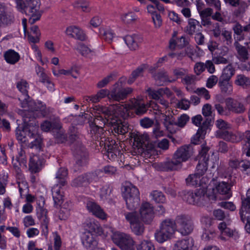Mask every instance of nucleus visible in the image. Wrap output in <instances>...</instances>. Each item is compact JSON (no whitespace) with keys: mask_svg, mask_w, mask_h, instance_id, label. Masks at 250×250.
<instances>
[{"mask_svg":"<svg viewBox=\"0 0 250 250\" xmlns=\"http://www.w3.org/2000/svg\"><path fill=\"white\" fill-rule=\"evenodd\" d=\"M29 170L32 173L38 172L41 170V162L37 156L30 158L29 161Z\"/></svg>","mask_w":250,"mask_h":250,"instance_id":"c9c22d12","label":"nucleus"},{"mask_svg":"<svg viewBox=\"0 0 250 250\" xmlns=\"http://www.w3.org/2000/svg\"><path fill=\"white\" fill-rule=\"evenodd\" d=\"M193 245V239L186 237L177 240L173 245V250H192Z\"/></svg>","mask_w":250,"mask_h":250,"instance_id":"a211bd4d","label":"nucleus"},{"mask_svg":"<svg viewBox=\"0 0 250 250\" xmlns=\"http://www.w3.org/2000/svg\"><path fill=\"white\" fill-rule=\"evenodd\" d=\"M122 19L125 23L129 24L135 22L137 20V17L133 12H129L123 15Z\"/></svg>","mask_w":250,"mask_h":250,"instance_id":"09e8293b","label":"nucleus"},{"mask_svg":"<svg viewBox=\"0 0 250 250\" xmlns=\"http://www.w3.org/2000/svg\"><path fill=\"white\" fill-rule=\"evenodd\" d=\"M70 209L71 207L69 205L63 204L58 212L59 218L61 220H66L70 215Z\"/></svg>","mask_w":250,"mask_h":250,"instance_id":"e433bc0d","label":"nucleus"},{"mask_svg":"<svg viewBox=\"0 0 250 250\" xmlns=\"http://www.w3.org/2000/svg\"><path fill=\"white\" fill-rule=\"evenodd\" d=\"M42 102L28 101L26 106L28 110L23 116V123L16 129V136L18 142L30 148L41 149L42 139L39 133V125L32 112L39 111Z\"/></svg>","mask_w":250,"mask_h":250,"instance_id":"f03ea898","label":"nucleus"},{"mask_svg":"<svg viewBox=\"0 0 250 250\" xmlns=\"http://www.w3.org/2000/svg\"><path fill=\"white\" fill-rule=\"evenodd\" d=\"M112 239L114 243L122 250H135V241L129 234L116 232Z\"/></svg>","mask_w":250,"mask_h":250,"instance_id":"423d86ee","label":"nucleus"},{"mask_svg":"<svg viewBox=\"0 0 250 250\" xmlns=\"http://www.w3.org/2000/svg\"><path fill=\"white\" fill-rule=\"evenodd\" d=\"M14 21V16L6 11V7L3 3H0V25L11 24Z\"/></svg>","mask_w":250,"mask_h":250,"instance_id":"6ab92c4d","label":"nucleus"},{"mask_svg":"<svg viewBox=\"0 0 250 250\" xmlns=\"http://www.w3.org/2000/svg\"><path fill=\"white\" fill-rule=\"evenodd\" d=\"M234 45L238 54V59L242 62H246L249 59L247 48L237 42L234 43Z\"/></svg>","mask_w":250,"mask_h":250,"instance_id":"a878e982","label":"nucleus"},{"mask_svg":"<svg viewBox=\"0 0 250 250\" xmlns=\"http://www.w3.org/2000/svg\"><path fill=\"white\" fill-rule=\"evenodd\" d=\"M152 199L156 203H163L166 200L165 195L161 191H153L150 194Z\"/></svg>","mask_w":250,"mask_h":250,"instance_id":"49530a36","label":"nucleus"},{"mask_svg":"<svg viewBox=\"0 0 250 250\" xmlns=\"http://www.w3.org/2000/svg\"><path fill=\"white\" fill-rule=\"evenodd\" d=\"M194 153V149L192 144L184 145L180 147L175 152L173 156L182 164L187 161Z\"/></svg>","mask_w":250,"mask_h":250,"instance_id":"ddd939ff","label":"nucleus"},{"mask_svg":"<svg viewBox=\"0 0 250 250\" xmlns=\"http://www.w3.org/2000/svg\"><path fill=\"white\" fill-rule=\"evenodd\" d=\"M72 151L76 159L77 165L83 166L87 164L89 158L88 152L81 142L75 143L72 146Z\"/></svg>","mask_w":250,"mask_h":250,"instance_id":"1a4fd4ad","label":"nucleus"},{"mask_svg":"<svg viewBox=\"0 0 250 250\" xmlns=\"http://www.w3.org/2000/svg\"><path fill=\"white\" fill-rule=\"evenodd\" d=\"M51 124V130L59 131L62 128L60 119L58 117L51 118L49 121Z\"/></svg>","mask_w":250,"mask_h":250,"instance_id":"052dcab7","label":"nucleus"},{"mask_svg":"<svg viewBox=\"0 0 250 250\" xmlns=\"http://www.w3.org/2000/svg\"><path fill=\"white\" fill-rule=\"evenodd\" d=\"M236 138L238 139V140L234 143H238L240 141H244L246 143V146L247 144H250V130H247L244 132L240 133L239 136L236 135Z\"/></svg>","mask_w":250,"mask_h":250,"instance_id":"5fc2aeb1","label":"nucleus"},{"mask_svg":"<svg viewBox=\"0 0 250 250\" xmlns=\"http://www.w3.org/2000/svg\"><path fill=\"white\" fill-rule=\"evenodd\" d=\"M205 134L206 132L202 130V129H200L199 128L196 134L191 138V143L190 144L193 145V147L194 145L199 143L200 139H203V137Z\"/></svg>","mask_w":250,"mask_h":250,"instance_id":"864d4df0","label":"nucleus"},{"mask_svg":"<svg viewBox=\"0 0 250 250\" xmlns=\"http://www.w3.org/2000/svg\"><path fill=\"white\" fill-rule=\"evenodd\" d=\"M132 231L136 235H142L145 231L144 224L140 221L130 226Z\"/></svg>","mask_w":250,"mask_h":250,"instance_id":"37998d69","label":"nucleus"},{"mask_svg":"<svg viewBox=\"0 0 250 250\" xmlns=\"http://www.w3.org/2000/svg\"><path fill=\"white\" fill-rule=\"evenodd\" d=\"M182 164L178 160H177L174 156L170 161L166 162L164 164V168L165 170H176L182 167Z\"/></svg>","mask_w":250,"mask_h":250,"instance_id":"cd10ccee","label":"nucleus"},{"mask_svg":"<svg viewBox=\"0 0 250 250\" xmlns=\"http://www.w3.org/2000/svg\"><path fill=\"white\" fill-rule=\"evenodd\" d=\"M75 7L81 9L83 11L88 12L90 11L89 2L85 0H79L75 3Z\"/></svg>","mask_w":250,"mask_h":250,"instance_id":"de8ad7c7","label":"nucleus"},{"mask_svg":"<svg viewBox=\"0 0 250 250\" xmlns=\"http://www.w3.org/2000/svg\"><path fill=\"white\" fill-rule=\"evenodd\" d=\"M215 125L218 128L215 133L217 138L231 143H234L238 140L236 134L227 130L228 129L230 128V125L227 122L222 119H219L216 121Z\"/></svg>","mask_w":250,"mask_h":250,"instance_id":"0eeeda50","label":"nucleus"},{"mask_svg":"<svg viewBox=\"0 0 250 250\" xmlns=\"http://www.w3.org/2000/svg\"><path fill=\"white\" fill-rule=\"evenodd\" d=\"M16 161L19 163L21 167L23 168L26 167L27 160L25 155V152L23 150H21L18 155L16 157Z\"/></svg>","mask_w":250,"mask_h":250,"instance_id":"3c124183","label":"nucleus"},{"mask_svg":"<svg viewBox=\"0 0 250 250\" xmlns=\"http://www.w3.org/2000/svg\"><path fill=\"white\" fill-rule=\"evenodd\" d=\"M67 169L65 167L59 168L56 174V184L53 187L52 192L54 204L56 206H60L62 203L63 196L61 194L60 188L67 184Z\"/></svg>","mask_w":250,"mask_h":250,"instance_id":"7ed1b4c3","label":"nucleus"},{"mask_svg":"<svg viewBox=\"0 0 250 250\" xmlns=\"http://www.w3.org/2000/svg\"><path fill=\"white\" fill-rule=\"evenodd\" d=\"M134 110L138 115H142L147 111L146 106L142 99H131L128 107L120 104L103 107L104 115L109 125L115 133L123 134L127 132L128 125L125 121L129 116V109Z\"/></svg>","mask_w":250,"mask_h":250,"instance_id":"f257e3e1","label":"nucleus"},{"mask_svg":"<svg viewBox=\"0 0 250 250\" xmlns=\"http://www.w3.org/2000/svg\"><path fill=\"white\" fill-rule=\"evenodd\" d=\"M123 194L127 208L134 210L140 205V196L138 189L131 183L126 184L123 187Z\"/></svg>","mask_w":250,"mask_h":250,"instance_id":"20e7f679","label":"nucleus"},{"mask_svg":"<svg viewBox=\"0 0 250 250\" xmlns=\"http://www.w3.org/2000/svg\"><path fill=\"white\" fill-rule=\"evenodd\" d=\"M218 84L223 94L229 95L232 91L231 83L229 80L219 78Z\"/></svg>","mask_w":250,"mask_h":250,"instance_id":"393cba45","label":"nucleus"},{"mask_svg":"<svg viewBox=\"0 0 250 250\" xmlns=\"http://www.w3.org/2000/svg\"><path fill=\"white\" fill-rule=\"evenodd\" d=\"M68 132L69 134V139L71 143L79 141V139L81 134L77 127L74 126H70Z\"/></svg>","mask_w":250,"mask_h":250,"instance_id":"ea45409f","label":"nucleus"},{"mask_svg":"<svg viewBox=\"0 0 250 250\" xmlns=\"http://www.w3.org/2000/svg\"><path fill=\"white\" fill-rule=\"evenodd\" d=\"M17 87L21 93V95L18 98L21 107H24L28 104V100L29 96L28 95L27 88L28 84L27 82L24 80H21L17 82Z\"/></svg>","mask_w":250,"mask_h":250,"instance_id":"2eb2a0df","label":"nucleus"},{"mask_svg":"<svg viewBox=\"0 0 250 250\" xmlns=\"http://www.w3.org/2000/svg\"><path fill=\"white\" fill-rule=\"evenodd\" d=\"M78 49L82 55L85 57H90L94 53L93 50L90 49L87 46L82 43L79 44Z\"/></svg>","mask_w":250,"mask_h":250,"instance_id":"8fccbe9b","label":"nucleus"},{"mask_svg":"<svg viewBox=\"0 0 250 250\" xmlns=\"http://www.w3.org/2000/svg\"><path fill=\"white\" fill-rule=\"evenodd\" d=\"M209 149V147L207 146H203L202 147V149L199 154V160L208 162L209 160V154H208V151Z\"/></svg>","mask_w":250,"mask_h":250,"instance_id":"13d9d810","label":"nucleus"},{"mask_svg":"<svg viewBox=\"0 0 250 250\" xmlns=\"http://www.w3.org/2000/svg\"><path fill=\"white\" fill-rule=\"evenodd\" d=\"M169 91L168 88H160L157 90H152L150 88H149L147 91L148 93V95L150 96L152 99L158 100L159 98L163 96L164 94L167 93V91Z\"/></svg>","mask_w":250,"mask_h":250,"instance_id":"4c0bfd02","label":"nucleus"},{"mask_svg":"<svg viewBox=\"0 0 250 250\" xmlns=\"http://www.w3.org/2000/svg\"><path fill=\"white\" fill-rule=\"evenodd\" d=\"M132 91L133 89L130 87L114 88L110 93L109 99L120 102L125 99Z\"/></svg>","mask_w":250,"mask_h":250,"instance_id":"dca6fc26","label":"nucleus"},{"mask_svg":"<svg viewBox=\"0 0 250 250\" xmlns=\"http://www.w3.org/2000/svg\"><path fill=\"white\" fill-rule=\"evenodd\" d=\"M201 176L196 173L190 174L186 179L187 185L192 186H200L201 185Z\"/></svg>","mask_w":250,"mask_h":250,"instance_id":"473e14b6","label":"nucleus"},{"mask_svg":"<svg viewBox=\"0 0 250 250\" xmlns=\"http://www.w3.org/2000/svg\"><path fill=\"white\" fill-rule=\"evenodd\" d=\"M214 190L215 189L214 188L211 190L207 191L206 190L205 199L206 200V202H210V203H212L216 200L217 196L215 194Z\"/></svg>","mask_w":250,"mask_h":250,"instance_id":"0e129e2a","label":"nucleus"},{"mask_svg":"<svg viewBox=\"0 0 250 250\" xmlns=\"http://www.w3.org/2000/svg\"><path fill=\"white\" fill-rule=\"evenodd\" d=\"M98 179V174L96 172L86 173L81 175L75 178L71 183V185L74 187L87 186L94 181Z\"/></svg>","mask_w":250,"mask_h":250,"instance_id":"9b49d317","label":"nucleus"},{"mask_svg":"<svg viewBox=\"0 0 250 250\" xmlns=\"http://www.w3.org/2000/svg\"><path fill=\"white\" fill-rule=\"evenodd\" d=\"M176 229L175 220L166 219L161 223L159 230L155 233V239L160 243H164L171 237Z\"/></svg>","mask_w":250,"mask_h":250,"instance_id":"39448f33","label":"nucleus"},{"mask_svg":"<svg viewBox=\"0 0 250 250\" xmlns=\"http://www.w3.org/2000/svg\"><path fill=\"white\" fill-rule=\"evenodd\" d=\"M144 70V67L142 65L138 67L137 69L134 70L129 77L127 81V83L130 84L132 83L137 77L142 75Z\"/></svg>","mask_w":250,"mask_h":250,"instance_id":"c03bdc74","label":"nucleus"},{"mask_svg":"<svg viewBox=\"0 0 250 250\" xmlns=\"http://www.w3.org/2000/svg\"><path fill=\"white\" fill-rule=\"evenodd\" d=\"M86 207L88 210L96 216L102 219L106 218V214L96 203L92 201H88L87 203Z\"/></svg>","mask_w":250,"mask_h":250,"instance_id":"412c9836","label":"nucleus"},{"mask_svg":"<svg viewBox=\"0 0 250 250\" xmlns=\"http://www.w3.org/2000/svg\"><path fill=\"white\" fill-rule=\"evenodd\" d=\"M146 135H136L134 137L133 146L138 148V152L149 157L154 149V145L150 143Z\"/></svg>","mask_w":250,"mask_h":250,"instance_id":"6e6552de","label":"nucleus"},{"mask_svg":"<svg viewBox=\"0 0 250 250\" xmlns=\"http://www.w3.org/2000/svg\"><path fill=\"white\" fill-rule=\"evenodd\" d=\"M215 190L220 194L224 195L226 199H229L232 196L230 188L225 182L218 183L216 185Z\"/></svg>","mask_w":250,"mask_h":250,"instance_id":"b1692460","label":"nucleus"},{"mask_svg":"<svg viewBox=\"0 0 250 250\" xmlns=\"http://www.w3.org/2000/svg\"><path fill=\"white\" fill-rule=\"evenodd\" d=\"M153 77L156 80H160L169 83H172L176 81V79L170 78L167 71L164 69L161 70L158 73L155 74Z\"/></svg>","mask_w":250,"mask_h":250,"instance_id":"f704fd0d","label":"nucleus"},{"mask_svg":"<svg viewBox=\"0 0 250 250\" xmlns=\"http://www.w3.org/2000/svg\"><path fill=\"white\" fill-rule=\"evenodd\" d=\"M65 32L68 36L77 40L84 41L85 39L84 33L77 26H71L67 27Z\"/></svg>","mask_w":250,"mask_h":250,"instance_id":"4be33fe9","label":"nucleus"},{"mask_svg":"<svg viewBox=\"0 0 250 250\" xmlns=\"http://www.w3.org/2000/svg\"><path fill=\"white\" fill-rule=\"evenodd\" d=\"M222 40L223 42L228 45H230L232 42V38L231 37V32L228 30H223L221 33Z\"/></svg>","mask_w":250,"mask_h":250,"instance_id":"6e6d98bb","label":"nucleus"},{"mask_svg":"<svg viewBox=\"0 0 250 250\" xmlns=\"http://www.w3.org/2000/svg\"><path fill=\"white\" fill-rule=\"evenodd\" d=\"M208 162L199 160L196 166V173L200 176H202L208 169Z\"/></svg>","mask_w":250,"mask_h":250,"instance_id":"a18cd8bd","label":"nucleus"},{"mask_svg":"<svg viewBox=\"0 0 250 250\" xmlns=\"http://www.w3.org/2000/svg\"><path fill=\"white\" fill-rule=\"evenodd\" d=\"M137 250H155V248L150 241H144L137 246Z\"/></svg>","mask_w":250,"mask_h":250,"instance_id":"603ef678","label":"nucleus"},{"mask_svg":"<svg viewBox=\"0 0 250 250\" xmlns=\"http://www.w3.org/2000/svg\"><path fill=\"white\" fill-rule=\"evenodd\" d=\"M140 218L142 221L146 224H150L154 217L153 208L148 202L142 203L139 210Z\"/></svg>","mask_w":250,"mask_h":250,"instance_id":"f8f14e48","label":"nucleus"},{"mask_svg":"<svg viewBox=\"0 0 250 250\" xmlns=\"http://www.w3.org/2000/svg\"><path fill=\"white\" fill-rule=\"evenodd\" d=\"M37 5L34 4L27 5L23 12V13L30 16L29 22L31 24L39 21L41 17V14L39 9L37 8Z\"/></svg>","mask_w":250,"mask_h":250,"instance_id":"f3484780","label":"nucleus"},{"mask_svg":"<svg viewBox=\"0 0 250 250\" xmlns=\"http://www.w3.org/2000/svg\"><path fill=\"white\" fill-rule=\"evenodd\" d=\"M242 205L241 209L245 211L246 213H250V198L246 197L241 198Z\"/></svg>","mask_w":250,"mask_h":250,"instance_id":"69168bd1","label":"nucleus"},{"mask_svg":"<svg viewBox=\"0 0 250 250\" xmlns=\"http://www.w3.org/2000/svg\"><path fill=\"white\" fill-rule=\"evenodd\" d=\"M85 231L90 232L94 235H101L103 233V229L98 222L90 221L86 224Z\"/></svg>","mask_w":250,"mask_h":250,"instance_id":"bb28decb","label":"nucleus"},{"mask_svg":"<svg viewBox=\"0 0 250 250\" xmlns=\"http://www.w3.org/2000/svg\"><path fill=\"white\" fill-rule=\"evenodd\" d=\"M189 120V117L186 114H183L178 118L177 121H176V125L184 127Z\"/></svg>","mask_w":250,"mask_h":250,"instance_id":"4d7b16f0","label":"nucleus"},{"mask_svg":"<svg viewBox=\"0 0 250 250\" xmlns=\"http://www.w3.org/2000/svg\"><path fill=\"white\" fill-rule=\"evenodd\" d=\"M235 69L230 63L226 66L223 70L221 75L219 78L230 81L231 77L235 74Z\"/></svg>","mask_w":250,"mask_h":250,"instance_id":"2f4dec72","label":"nucleus"},{"mask_svg":"<svg viewBox=\"0 0 250 250\" xmlns=\"http://www.w3.org/2000/svg\"><path fill=\"white\" fill-rule=\"evenodd\" d=\"M123 39L128 47L133 50L138 48L139 44L143 41L141 37L136 35H126Z\"/></svg>","mask_w":250,"mask_h":250,"instance_id":"aec40b11","label":"nucleus"},{"mask_svg":"<svg viewBox=\"0 0 250 250\" xmlns=\"http://www.w3.org/2000/svg\"><path fill=\"white\" fill-rule=\"evenodd\" d=\"M180 231L183 235L190 233L193 230L194 225L191 218L186 215H180L175 219Z\"/></svg>","mask_w":250,"mask_h":250,"instance_id":"9d476101","label":"nucleus"},{"mask_svg":"<svg viewBox=\"0 0 250 250\" xmlns=\"http://www.w3.org/2000/svg\"><path fill=\"white\" fill-rule=\"evenodd\" d=\"M82 241L83 245L89 249L95 246L97 242L95 238V235L88 231H84L82 236Z\"/></svg>","mask_w":250,"mask_h":250,"instance_id":"5701e85b","label":"nucleus"},{"mask_svg":"<svg viewBox=\"0 0 250 250\" xmlns=\"http://www.w3.org/2000/svg\"><path fill=\"white\" fill-rule=\"evenodd\" d=\"M56 141L58 144H62L66 142L67 137L66 134L61 130L57 131L55 134Z\"/></svg>","mask_w":250,"mask_h":250,"instance_id":"bf43d9fd","label":"nucleus"},{"mask_svg":"<svg viewBox=\"0 0 250 250\" xmlns=\"http://www.w3.org/2000/svg\"><path fill=\"white\" fill-rule=\"evenodd\" d=\"M105 125H109V123H107V120L101 115H97L95 116L93 122L91 123L90 126L92 130L95 131V129H98L97 128L98 126L102 127V126H104Z\"/></svg>","mask_w":250,"mask_h":250,"instance_id":"7c9ffc66","label":"nucleus"},{"mask_svg":"<svg viewBox=\"0 0 250 250\" xmlns=\"http://www.w3.org/2000/svg\"><path fill=\"white\" fill-rule=\"evenodd\" d=\"M194 196L196 201V205L200 206L206 203L205 199L206 189L200 188L194 191Z\"/></svg>","mask_w":250,"mask_h":250,"instance_id":"c756f323","label":"nucleus"},{"mask_svg":"<svg viewBox=\"0 0 250 250\" xmlns=\"http://www.w3.org/2000/svg\"><path fill=\"white\" fill-rule=\"evenodd\" d=\"M182 198L189 204L196 205L194 192L191 191H183L182 192Z\"/></svg>","mask_w":250,"mask_h":250,"instance_id":"79ce46f5","label":"nucleus"},{"mask_svg":"<svg viewBox=\"0 0 250 250\" xmlns=\"http://www.w3.org/2000/svg\"><path fill=\"white\" fill-rule=\"evenodd\" d=\"M124 215L125 219L130 223V226L133 224H135L140 221L138 214L136 211L131 212H125L124 213Z\"/></svg>","mask_w":250,"mask_h":250,"instance_id":"a19ab883","label":"nucleus"},{"mask_svg":"<svg viewBox=\"0 0 250 250\" xmlns=\"http://www.w3.org/2000/svg\"><path fill=\"white\" fill-rule=\"evenodd\" d=\"M4 57L7 62L12 64L18 62L20 58L19 53L12 49L6 51Z\"/></svg>","mask_w":250,"mask_h":250,"instance_id":"c85d7f7f","label":"nucleus"},{"mask_svg":"<svg viewBox=\"0 0 250 250\" xmlns=\"http://www.w3.org/2000/svg\"><path fill=\"white\" fill-rule=\"evenodd\" d=\"M164 125L168 129L170 125H176V121L175 118L172 115L164 116Z\"/></svg>","mask_w":250,"mask_h":250,"instance_id":"680f3d73","label":"nucleus"},{"mask_svg":"<svg viewBox=\"0 0 250 250\" xmlns=\"http://www.w3.org/2000/svg\"><path fill=\"white\" fill-rule=\"evenodd\" d=\"M236 4L235 5H231L234 7H238V11L237 12L238 14H240L245 12L246 9L248 8V4L244 1L240 0H237V1L236 2Z\"/></svg>","mask_w":250,"mask_h":250,"instance_id":"e2e57ef3","label":"nucleus"},{"mask_svg":"<svg viewBox=\"0 0 250 250\" xmlns=\"http://www.w3.org/2000/svg\"><path fill=\"white\" fill-rule=\"evenodd\" d=\"M225 103L228 111L242 114L246 111V108L242 103L231 98L226 99Z\"/></svg>","mask_w":250,"mask_h":250,"instance_id":"4468645a","label":"nucleus"},{"mask_svg":"<svg viewBox=\"0 0 250 250\" xmlns=\"http://www.w3.org/2000/svg\"><path fill=\"white\" fill-rule=\"evenodd\" d=\"M200 26V22L193 19H189L188 21V25L187 26L186 32L189 35H193L196 31V26Z\"/></svg>","mask_w":250,"mask_h":250,"instance_id":"58836bf2","label":"nucleus"},{"mask_svg":"<svg viewBox=\"0 0 250 250\" xmlns=\"http://www.w3.org/2000/svg\"><path fill=\"white\" fill-rule=\"evenodd\" d=\"M219 82V78L215 75L210 76L207 80L206 86L208 88H211L217 82Z\"/></svg>","mask_w":250,"mask_h":250,"instance_id":"774afa93","label":"nucleus"},{"mask_svg":"<svg viewBox=\"0 0 250 250\" xmlns=\"http://www.w3.org/2000/svg\"><path fill=\"white\" fill-rule=\"evenodd\" d=\"M235 83L244 88H249L250 87V78L244 75L240 74L237 76Z\"/></svg>","mask_w":250,"mask_h":250,"instance_id":"72a5a7b5","label":"nucleus"},{"mask_svg":"<svg viewBox=\"0 0 250 250\" xmlns=\"http://www.w3.org/2000/svg\"><path fill=\"white\" fill-rule=\"evenodd\" d=\"M113 80V75H109L102 79L101 81H99L97 84V86L99 88L104 87L109 82L112 81Z\"/></svg>","mask_w":250,"mask_h":250,"instance_id":"338daca9","label":"nucleus"}]
</instances>
